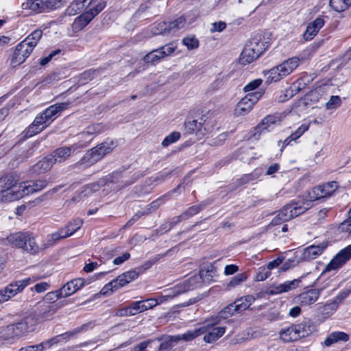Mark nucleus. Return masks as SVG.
I'll return each mask as SVG.
<instances>
[{
	"mask_svg": "<svg viewBox=\"0 0 351 351\" xmlns=\"http://www.w3.org/2000/svg\"><path fill=\"white\" fill-rule=\"evenodd\" d=\"M66 230L63 228L58 230L57 232H55L48 236V242L50 245L54 244L57 241L65 239L68 237V234H66Z\"/></svg>",
	"mask_w": 351,
	"mask_h": 351,
	"instance_id": "obj_45",
	"label": "nucleus"
},
{
	"mask_svg": "<svg viewBox=\"0 0 351 351\" xmlns=\"http://www.w3.org/2000/svg\"><path fill=\"white\" fill-rule=\"evenodd\" d=\"M86 147V143H75L71 147H62L56 149L53 154L51 155L56 162H61L64 161L71 155V152H74L77 149H80Z\"/></svg>",
	"mask_w": 351,
	"mask_h": 351,
	"instance_id": "obj_17",
	"label": "nucleus"
},
{
	"mask_svg": "<svg viewBox=\"0 0 351 351\" xmlns=\"http://www.w3.org/2000/svg\"><path fill=\"white\" fill-rule=\"evenodd\" d=\"M40 278L33 276L23 280H16L10 283L5 287L0 289V304L8 302L12 298L16 295L18 293L23 291V290L28 285L38 280Z\"/></svg>",
	"mask_w": 351,
	"mask_h": 351,
	"instance_id": "obj_6",
	"label": "nucleus"
},
{
	"mask_svg": "<svg viewBox=\"0 0 351 351\" xmlns=\"http://www.w3.org/2000/svg\"><path fill=\"white\" fill-rule=\"evenodd\" d=\"M104 127L101 124H93L86 128L84 131L79 134V137L81 139H84L80 141L78 143H86V146L89 143L93 138L94 134H97L102 132Z\"/></svg>",
	"mask_w": 351,
	"mask_h": 351,
	"instance_id": "obj_24",
	"label": "nucleus"
},
{
	"mask_svg": "<svg viewBox=\"0 0 351 351\" xmlns=\"http://www.w3.org/2000/svg\"><path fill=\"white\" fill-rule=\"evenodd\" d=\"M69 105V103L62 102L49 106L35 117L33 123L25 130V136L30 138L42 132L60 116Z\"/></svg>",
	"mask_w": 351,
	"mask_h": 351,
	"instance_id": "obj_1",
	"label": "nucleus"
},
{
	"mask_svg": "<svg viewBox=\"0 0 351 351\" xmlns=\"http://www.w3.org/2000/svg\"><path fill=\"white\" fill-rule=\"evenodd\" d=\"M271 33L270 32H265L263 34H258L253 38V41L254 44H269L271 40Z\"/></svg>",
	"mask_w": 351,
	"mask_h": 351,
	"instance_id": "obj_44",
	"label": "nucleus"
},
{
	"mask_svg": "<svg viewBox=\"0 0 351 351\" xmlns=\"http://www.w3.org/2000/svg\"><path fill=\"white\" fill-rule=\"evenodd\" d=\"M322 192V198L330 197L338 189L339 185L337 182H328L319 186Z\"/></svg>",
	"mask_w": 351,
	"mask_h": 351,
	"instance_id": "obj_34",
	"label": "nucleus"
},
{
	"mask_svg": "<svg viewBox=\"0 0 351 351\" xmlns=\"http://www.w3.org/2000/svg\"><path fill=\"white\" fill-rule=\"evenodd\" d=\"M341 104V100L339 96H331L330 99L326 104V108L327 110L336 109Z\"/></svg>",
	"mask_w": 351,
	"mask_h": 351,
	"instance_id": "obj_55",
	"label": "nucleus"
},
{
	"mask_svg": "<svg viewBox=\"0 0 351 351\" xmlns=\"http://www.w3.org/2000/svg\"><path fill=\"white\" fill-rule=\"evenodd\" d=\"M329 5L335 11L340 12L351 5V0H330Z\"/></svg>",
	"mask_w": 351,
	"mask_h": 351,
	"instance_id": "obj_38",
	"label": "nucleus"
},
{
	"mask_svg": "<svg viewBox=\"0 0 351 351\" xmlns=\"http://www.w3.org/2000/svg\"><path fill=\"white\" fill-rule=\"evenodd\" d=\"M92 16L86 12L82 14L80 16L76 18L73 23V28L75 30H80L84 28L90 21H92Z\"/></svg>",
	"mask_w": 351,
	"mask_h": 351,
	"instance_id": "obj_36",
	"label": "nucleus"
},
{
	"mask_svg": "<svg viewBox=\"0 0 351 351\" xmlns=\"http://www.w3.org/2000/svg\"><path fill=\"white\" fill-rule=\"evenodd\" d=\"M262 174L263 170L261 169H256L253 172L242 176L241 178L237 180V184L240 186L248 183H256Z\"/></svg>",
	"mask_w": 351,
	"mask_h": 351,
	"instance_id": "obj_27",
	"label": "nucleus"
},
{
	"mask_svg": "<svg viewBox=\"0 0 351 351\" xmlns=\"http://www.w3.org/2000/svg\"><path fill=\"white\" fill-rule=\"evenodd\" d=\"M203 206L199 205H195L189 208L184 213L178 217L177 221H180L181 220L186 219L196 214H197L202 209Z\"/></svg>",
	"mask_w": 351,
	"mask_h": 351,
	"instance_id": "obj_41",
	"label": "nucleus"
},
{
	"mask_svg": "<svg viewBox=\"0 0 351 351\" xmlns=\"http://www.w3.org/2000/svg\"><path fill=\"white\" fill-rule=\"evenodd\" d=\"M304 58L293 56L288 58L281 64L271 68L269 71H264V76L267 82H277L290 75L300 65Z\"/></svg>",
	"mask_w": 351,
	"mask_h": 351,
	"instance_id": "obj_3",
	"label": "nucleus"
},
{
	"mask_svg": "<svg viewBox=\"0 0 351 351\" xmlns=\"http://www.w3.org/2000/svg\"><path fill=\"white\" fill-rule=\"evenodd\" d=\"M173 346V341L171 338H169L163 341L157 351H171Z\"/></svg>",
	"mask_w": 351,
	"mask_h": 351,
	"instance_id": "obj_63",
	"label": "nucleus"
},
{
	"mask_svg": "<svg viewBox=\"0 0 351 351\" xmlns=\"http://www.w3.org/2000/svg\"><path fill=\"white\" fill-rule=\"evenodd\" d=\"M61 51L60 49H56L53 51H51L49 54H48L47 56L42 58L40 60V64L42 66H45L47 64L54 56H56L58 54H60Z\"/></svg>",
	"mask_w": 351,
	"mask_h": 351,
	"instance_id": "obj_61",
	"label": "nucleus"
},
{
	"mask_svg": "<svg viewBox=\"0 0 351 351\" xmlns=\"http://www.w3.org/2000/svg\"><path fill=\"white\" fill-rule=\"evenodd\" d=\"M88 0H74L66 9V13L68 15H75L80 12L84 8L88 6L86 4Z\"/></svg>",
	"mask_w": 351,
	"mask_h": 351,
	"instance_id": "obj_33",
	"label": "nucleus"
},
{
	"mask_svg": "<svg viewBox=\"0 0 351 351\" xmlns=\"http://www.w3.org/2000/svg\"><path fill=\"white\" fill-rule=\"evenodd\" d=\"M19 178L13 174H5L0 178V202H10L24 197L20 184L16 188Z\"/></svg>",
	"mask_w": 351,
	"mask_h": 351,
	"instance_id": "obj_2",
	"label": "nucleus"
},
{
	"mask_svg": "<svg viewBox=\"0 0 351 351\" xmlns=\"http://www.w3.org/2000/svg\"><path fill=\"white\" fill-rule=\"evenodd\" d=\"M247 274L246 273H241L234 276L228 282L227 287L228 289L236 287L241 283L246 281L247 279Z\"/></svg>",
	"mask_w": 351,
	"mask_h": 351,
	"instance_id": "obj_42",
	"label": "nucleus"
},
{
	"mask_svg": "<svg viewBox=\"0 0 351 351\" xmlns=\"http://www.w3.org/2000/svg\"><path fill=\"white\" fill-rule=\"evenodd\" d=\"M255 301V298L253 295H246L237 300L234 304L235 305L236 311L238 313L242 312L248 308L252 303Z\"/></svg>",
	"mask_w": 351,
	"mask_h": 351,
	"instance_id": "obj_30",
	"label": "nucleus"
},
{
	"mask_svg": "<svg viewBox=\"0 0 351 351\" xmlns=\"http://www.w3.org/2000/svg\"><path fill=\"white\" fill-rule=\"evenodd\" d=\"M175 48L171 47L170 45H162L159 49H155L147 53L144 57V61L146 63L155 64L161 58L171 54Z\"/></svg>",
	"mask_w": 351,
	"mask_h": 351,
	"instance_id": "obj_18",
	"label": "nucleus"
},
{
	"mask_svg": "<svg viewBox=\"0 0 351 351\" xmlns=\"http://www.w3.org/2000/svg\"><path fill=\"white\" fill-rule=\"evenodd\" d=\"M308 208V204L293 202L285 206L272 219L271 224L277 226L304 213Z\"/></svg>",
	"mask_w": 351,
	"mask_h": 351,
	"instance_id": "obj_5",
	"label": "nucleus"
},
{
	"mask_svg": "<svg viewBox=\"0 0 351 351\" xmlns=\"http://www.w3.org/2000/svg\"><path fill=\"white\" fill-rule=\"evenodd\" d=\"M271 271L266 267H261L256 275L255 280L256 281H263L269 277Z\"/></svg>",
	"mask_w": 351,
	"mask_h": 351,
	"instance_id": "obj_56",
	"label": "nucleus"
},
{
	"mask_svg": "<svg viewBox=\"0 0 351 351\" xmlns=\"http://www.w3.org/2000/svg\"><path fill=\"white\" fill-rule=\"evenodd\" d=\"M55 162L53 157L48 156L35 165L34 171L38 173H44L49 170Z\"/></svg>",
	"mask_w": 351,
	"mask_h": 351,
	"instance_id": "obj_32",
	"label": "nucleus"
},
{
	"mask_svg": "<svg viewBox=\"0 0 351 351\" xmlns=\"http://www.w3.org/2000/svg\"><path fill=\"white\" fill-rule=\"evenodd\" d=\"M326 247V245L324 244L318 245H312L305 248L303 256L306 259H315L323 253Z\"/></svg>",
	"mask_w": 351,
	"mask_h": 351,
	"instance_id": "obj_29",
	"label": "nucleus"
},
{
	"mask_svg": "<svg viewBox=\"0 0 351 351\" xmlns=\"http://www.w3.org/2000/svg\"><path fill=\"white\" fill-rule=\"evenodd\" d=\"M7 240L11 245L29 254H36L39 251V246L31 233L16 232L9 235Z\"/></svg>",
	"mask_w": 351,
	"mask_h": 351,
	"instance_id": "obj_4",
	"label": "nucleus"
},
{
	"mask_svg": "<svg viewBox=\"0 0 351 351\" xmlns=\"http://www.w3.org/2000/svg\"><path fill=\"white\" fill-rule=\"evenodd\" d=\"M350 291L344 290L341 291L335 298L334 301L339 306L346 298H347L350 294Z\"/></svg>",
	"mask_w": 351,
	"mask_h": 351,
	"instance_id": "obj_64",
	"label": "nucleus"
},
{
	"mask_svg": "<svg viewBox=\"0 0 351 351\" xmlns=\"http://www.w3.org/2000/svg\"><path fill=\"white\" fill-rule=\"evenodd\" d=\"M319 295L320 290L316 289H310L300 293L297 297V301L302 306H309L317 301Z\"/></svg>",
	"mask_w": 351,
	"mask_h": 351,
	"instance_id": "obj_23",
	"label": "nucleus"
},
{
	"mask_svg": "<svg viewBox=\"0 0 351 351\" xmlns=\"http://www.w3.org/2000/svg\"><path fill=\"white\" fill-rule=\"evenodd\" d=\"M43 32L40 29L34 31L27 38H25L19 44H37L40 38L42 37Z\"/></svg>",
	"mask_w": 351,
	"mask_h": 351,
	"instance_id": "obj_43",
	"label": "nucleus"
},
{
	"mask_svg": "<svg viewBox=\"0 0 351 351\" xmlns=\"http://www.w3.org/2000/svg\"><path fill=\"white\" fill-rule=\"evenodd\" d=\"M206 332V328L199 326L194 329L189 330L184 333L182 334L180 339H183L186 341H190L193 340L195 338L201 336Z\"/></svg>",
	"mask_w": 351,
	"mask_h": 351,
	"instance_id": "obj_31",
	"label": "nucleus"
},
{
	"mask_svg": "<svg viewBox=\"0 0 351 351\" xmlns=\"http://www.w3.org/2000/svg\"><path fill=\"white\" fill-rule=\"evenodd\" d=\"M35 45H16L10 60V64L17 66L25 62L34 49Z\"/></svg>",
	"mask_w": 351,
	"mask_h": 351,
	"instance_id": "obj_16",
	"label": "nucleus"
},
{
	"mask_svg": "<svg viewBox=\"0 0 351 351\" xmlns=\"http://www.w3.org/2000/svg\"><path fill=\"white\" fill-rule=\"evenodd\" d=\"M349 340V335L341 331L331 332L324 340V345L327 347L339 341L347 342Z\"/></svg>",
	"mask_w": 351,
	"mask_h": 351,
	"instance_id": "obj_26",
	"label": "nucleus"
},
{
	"mask_svg": "<svg viewBox=\"0 0 351 351\" xmlns=\"http://www.w3.org/2000/svg\"><path fill=\"white\" fill-rule=\"evenodd\" d=\"M282 121L280 114H269L263 119L261 122L250 132V137L255 140L260 138L262 134L270 131Z\"/></svg>",
	"mask_w": 351,
	"mask_h": 351,
	"instance_id": "obj_8",
	"label": "nucleus"
},
{
	"mask_svg": "<svg viewBox=\"0 0 351 351\" xmlns=\"http://www.w3.org/2000/svg\"><path fill=\"white\" fill-rule=\"evenodd\" d=\"M265 45H245L240 55L242 64H250L256 60L266 50Z\"/></svg>",
	"mask_w": 351,
	"mask_h": 351,
	"instance_id": "obj_13",
	"label": "nucleus"
},
{
	"mask_svg": "<svg viewBox=\"0 0 351 351\" xmlns=\"http://www.w3.org/2000/svg\"><path fill=\"white\" fill-rule=\"evenodd\" d=\"M63 298L62 294L59 292V289L55 291L47 293L45 296V301L49 302V304L46 306V311L43 313V317L49 319L57 310L58 306L53 302L59 298Z\"/></svg>",
	"mask_w": 351,
	"mask_h": 351,
	"instance_id": "obj_20",
	"label": "nucleus"
},
{
	"mask_svg": "<svg viewBox=\"0 0 351 351\" xmlns=\"http://www.w3.org/2000/svg\"><path fill=\"white\" fill-rule=\"evenodd\" d=\"M32 322H33L32 319L26 318L21 322L8 326L7 332L12 338L20 337L34 330V326L31 324Z\"/></svg>",
	"mask_w": 351,
	"mask_h": 351,
	"instance_id": "obj_14",
	"label": "nucleus"
},
{
	"mask_svg": "<svg viewBox=\"0 0 351 351\" xmlns=\"http://www.w3.org/2000/svg\"><path fill=\"white\" fill-rule=\"evenodd\" d=\"M103 182L102 181H99L97 183H91L88 185H86L84 190L82 191V195L84 197L89 196L93 193L98 191L100 189V183Z\"/></svg>",
	"mask_w": 351,
	"mask_h": 351,
	"instance_id": "obj_52",
	"label": "nucleus"
},
{
	"mask_svg": "<svg viewBox=\"0 0 351 351\" xmlns=\"http://www.w3.org/2000/svg\"><path fill=\"white\" fill-rule=\"evenodd\" d=\"M106 5V0H99L97 3L90 10L87 11L92 19L95 18L100 12H101Z\"/></svg>",
	"mask_w": 351,
	"mask_h": 351,
	"instance_id": "obj_51",
	"label": "nucleus"
},
{
	"mask_svg": "<svg viewBox=\"0 0 351 351\" xmlns=\"http://www.w3.org/2000/svg\"><path fill=\"white\" fill-rule=\"evenodd\" d=\"M104 157V152L101 153L99 149L95 147L85 154L83 158L80 160L79 165L86 168L97 162Z\"/></svg>",
	"mask_w": 351,
	"mask_h": 351,
	"instance_id": "obj_19",
	"label": "nucleus"
},
{
	"mask_svg": "<svg viewBox=\"0 0 351 351\" xmlns=\"http://www.w3.org/2000/svg\"><path fill=\"white\" fill-rule=\"evenodd\" d=\"M84 221L80 218H75L71 220L66 227L63 228L66 230V234H68V237L73 235L75 232L80 229Z\"/></svg>",
	"mask_w": 351,
	"mask_h": 351,
	"instance_id": "obj_37",
	"label": "nucleus"
},
{
	"mask_svg": "<svg viewBox=\"0 0 351 351\" xmlns=\"http://www.w3.org/2000/svg\"><path fill=\"white\" fill-rule=\"evenodd\" d=\"M322 199V192L319 186L311 189L307 193L306 199L307 201L313 202Z\"/></svg>",
	"mask_w": 351,
	"mask_h": 351,
	"instance_id": "obj_47",
	"label": "nucleus"
},
{
	"mask_svg": "<svg viewBox=\"0 0 351 351\" xmlns=\"http://www.w3.org/2000/svg\"><path fill=\"white\" fill-rule=\"evenodd\" d=\"M43 0H27L22 5L23 9H29L34 13L43 12Z\"/></svg>",
	"mask_w": 351,
	"mask_h": 351,
	"instance_id": "obj_35",
	"label": "nucleus"
},
{
	"mask_svg": "<svg viewBox=\"0 0 351 351\" xmlns=\"http://www.w3.org/2000/svg\"><path fill=\"white\" fill-rule=\"evenodd\" d=\"M324 24V19L317 17L311 23H310L303 34L304 38L306 41L311 40L323 27Z\"/></svg>",
	"mask_w": 351,
	"mask_h": 351,
	"instance_id": "obj_25",
	"label": "nucleus"
},
{
	"mask_svg": "<svg viewBox=\"0 0 351 351\" xmlns=\"http://www.w3.org/2000/svg\"><path fill=\"white\" fill-rule=\"evenodd\" d=\"M234 306L235 305L234 303L228 305L219 312V317L221 318L227 319L229 317L233 315L235 313H238L236 311V308H234Z\"/></svg>",
	"mask_w": 351,
	"mask_h": 351,
	"instance_id": "obj_54",
	"label": "nucleus"
},
{
	"mask_svg": "<svg viewBox=\"0 0 351 351\" xmlns=\"http://www.w3.org/2000/svg\"><path fill=\"white\" fill-rule=\"evenodd\" d=\"M310 127V123H302L295 132L291 133L292 137L296 141L306 132Z\"/></svg>",
	"mask_w": 351,
	"mask_h": 351,
	"instance_id": "obj_57",
	"label": "nucleus"
},
{
	"mask_svg": "<svg viewBox=\"0 0 351 351\" xmlns=\"http://www.w3.org/2000/svg\"><path fill=\"white\" fill-rule=\"evenodd\" d=\"M339 306L337 303L332 300L331 302H327L322 307V313L325 316L329 317L333 315L336 311L337 310Z\"/></svg>",
	"mask_w": 351,
	"mask_h": 351,
	"instance_id": "obj_46",
	"label": "nucleus"
},
{
	"mask_svg": "<svg viewBox=\"0 0 351 351\" xmlns=\"http://www.w3.org/2000/svg\"><path fill=\"white\" fill-rule=\"evenodd\" d=\"M117 146V143L111 139H106L103 143L97 145L95 147L99 149L101 153L104 152V156L110 153Z\"/></svg>",
	"mask_w": 351,
	"mask_h": 351,
	"instance_id": "obj_39",
	"label": "nucleus"
},
{
	"mask_svg": "<svg viewBox=\"0 0 351 351\" xmlns=\"http://www.w3.org/2000/svg\"><path fill=\"white\" fill-rule=\"evenodd\" d=\"M152 32L154 35L170 33V31L168 29V23L165 21L157 23L152 27Z\"/></svg>",
	"mask_w": 351,
	"mask_h": 351,
	"instance_id": "obj_48",
	"label": "nucleus"
},
{
	"mask_svg": "<svg viewBox=\"0 0 351 351\" xmlns=\"http://www.w3.org/2000/svg\"><path fill=\"white\" fill-rule=\"evenodd\" d=\"M216 324V322L209 323L206 322L202 324V327L206 328V332L204 336V341L206 343H214L224 335L226 330V327L215 326Z\"/></svg>",
	"mask_w": 351,
	"mask_h": 351,
	"instance_id": "obj_15",
	"label": "nucleus"
},
{
	"mask_svg": "<svg viewBox=\"0 0 351 351\" xmlns=\"http://www.w3.org/2000/svg\"><path fill=\"white\" fill-rule=\"evenodd\" d=\"M168 29L171 32H176L184 29L186 27V19L184 16H180L173 21L169 22Z\"/></svg>",
	"mask_w": 351,
	"mask_h": 351,
	"instance_id": "obj_40",
	"label": "nucleus"
},
{
	"mask_svg": "<svg viewBox=\"0 0 351 351\" xmlns=\"http://www.w3.org/2000/svg\"><path fill=\"white\" fill-rule=\"evenodd\" d=\"M301 282V280L300 278L294 279L293 280H287L284 283L280 284L282 289L283 290V292H288L291 290L296 289L298 287H299V285Z\"/></svg>",
	"mask_w": 351,
	"mask_h": 351,
	"instance_id": "obj_50",
	"label": "nucleus"
},
{
	"mask_svg": "<svg viewBox=\"0 0 351 351\" xmlns=\"http://www.w3.org/2000/svg\"><path fill=\"white\" fill-rule=\"evenodd\" d=\"M49 284L46 282H41L37 283L34 287L31 288L32 291H35L36 293H40L46 291L49 289Z\"/></svg>",
	"mask_w": 351,
	"mask_h": 351,
	"instance_id": "obj_62",
	"label": "nucleus"
},
{
	"mask_svg": "<svg viewBox=\"0 0 351 351\" xmlns=\"http://www.w3.org/2000/svg\"><path fill=\"white\" fill-rule=\"evenodd\" d=\"M128 306L130 308V313L132 316L144 312L145 308L143 307V304L141 302V301L133 302L130 305H128Z\"/></svg>",
	"mask_w": 351,
	"mask_h": 351,
	"instance_id": "obj_53",
	"label": "nucleus"
},
{
	"mask_svg": "<svg viewBox=\"0 0 351 351\" xmlns=\"http://www.w3.org/2000/svg\"><path fill=\"white\" fill-rule=\"evenodd\" d=\"M262 82L263 81L261 79L254 80L249 82L247 84H246L243 88V90L245 92H250L254 90L262 84Z\"/></svg>",
	"mask_w": 351,
	"mask_h": 351,
	"instance_id": "obj_59",
	"label": "nucleus"
},
{
	"mask_svg": "<svg viewBox=\"0 0 351 351\" xmlns=\"http://www.w3.org/2000/svg\"><path fill=\"white\" fill-rule=\"evenodd\" d=\"M47 182L45 180L36 181H29L20 183L21 192H23L24 196L38 192L47 186Z\"/></svg>",
	"mask_w": 351,
	"mask_h": 351,
	"instance_id": "obj_22",
	"label": "nucleus"
},
{
	"mask_svg": "<svg viewBox=\"0 0 351 351\" xmlns=\"http://www.w3.org/2000/svg\"><path fill=\"white\" fill-rule=\"evenodd\" d=\"M186 287L184 286L183 288L180 287H174L171 291H170L168 293L162 295L156 298H155L156 302H157L158 304H161L165 303L168 301H170L175 297L179 295L183 292L187 291Z\"/></svg>",
	"mask_w": 351,
	"mask_h": 351,
	"instance_id": "obj_28",
	"label": "nucleus"
},
{
	"mask_svg": "<svg viewBox=\"0 0 351 351\" xmlns=\"http://www.w3.org/2000/svg\"><path fill=\"white\" fill-rule=\"evenodd\" d=\"M185 131L188 134H194L198 138H202L207 133L211 132L210 125L203 118L199 120H187L184 123Z\"/></svg>",
	"mask_w": 351,
	"mask_h": 351,
	"instance_id": "obj_11",
	"label": "nucleus"
},
{
	"mask_svg": "<svg viewBox=\"0 0 351 351\" xmlns=\"http://www.w3.org/2000/svg\"><path fill=\"white\" fill-rule=\"evenodd\" d=\"M351 258V245L341 250L326 266L323 273L335 271L341 267Z\"/></svg>",
	"mask_w": 351,
	"mask_h": 351,
	"instance_id": "obj_12",
	"label": "nucleus"
},
{
	"mask_svg": "<svg viewBox=\"0 0 351 351\" xmlns=\"http://www.w3.org/2000/svg\"><path fill=\"white\" fill-rule=\"evenodd\" d=\"M262 95L263 93L259 91L247 94L237 103L234 109V114L237 116H243L248 114Z\"/></svg>",
	"mask_w": 351,
	"mask_h": 351,
	"instance_id": "obj_9",
	"label": "nucleus"
},
{
	"mask_svg": "<svg viewBox=\"0 0 351 351\" xmlns=\"http://www.w3.org/2000/svg\"><path fill=\"white\" fill-rule=\"evenodd\" d=\"M309 326L306 323L293 324L286 328H282L279 332V338L284 343H289L307 336L309 333Z\"/></svg>",
	"mask_w": 351,
	"mask_h": 351,
	"instance_id": "obj_7",
	"label": "nucleus"
},
{
	"mask_svg": "<svg viewBox=\"0 0 351 351\" xmlns=\"http://www.w3.org/2000/svg\"><path fill=\"white\" fill-rule=\"evenodd\" d=\"M180 138V133L179 132H172L168 136H167L162 142L163 147H167L169 145L176 143Z\"/></svg>",
	"mask_w": 351,
	"mask_h": 351,
	"instance_id": "obj_49",
	"label": "nucleus"
},
{
	"mask_svg": "<svg viewBox=\"0 0 351 351\" xmlns=\"http://www.w3.org/2000/svg\"><path fill=\"white\" fill-rule=\"evenodd\" d=\"M112 282L114 284L116 290H119V289L128 285L123 274L118 276L115 279L112 280Z\"/></svg>",
	"mask_w": 351,
	"mask_h": 351,
	"instance_id": "obj_58",
	"label": "nucleus"
},
{
	"mask_svg": "<svg viewBox=\"0 0 351 351\" xmlns=\"http://www.w3.org/2000/svg\"><path fill=\"white\" fill-rule=\"evenodd\" d=\"M84 285V279L76 278L68 282L64 285H63L59 289V292L62 294V297L66 298L75 293L77 291L83 287Z\"/></svg>",
	"mask_w": 351,
	"mask_h": 351,
	"instance_id": "obj_21",
	"label": "nucleus"
},
{
	"mask_svg": "<svg viewBox=\"0 0 351 351\" xmlns=\"http://www.w3.org/2000/svg\"><path fill=\"white\" fill-rule=\"evenodd\" d=\"M128 284L138 278L139 274L134 269L123 273Z\"/></svg>",
	"mask_w": 351,
	"mask_h": 351,
	"instance_id": "obj_60",
	"label": "nucleus"
},
{
	"mask_svg": "<svg viewBox=\"0 0 351 351\" xmlns=\"http://www.w3.org/2000/svg\"><path fill=\"white\" fill-rule=\"evenodd\" d=\"M217 276V269L213 264H208L202 267L199 270V276H193L190 278L185 285L187 290L193 289L199 279L206 282H210Z\"/></svg>",
	"mask_w": 351,
	"mask_h": 351,
	"instance_id": "obj_10",
	"label": "nucleus"
}]
</instances>
